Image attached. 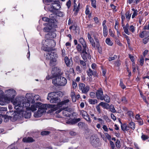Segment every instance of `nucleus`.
Here are the masks:
<instances>
[{"instance_id": "c85d7f7f", "label": "nucleus", "mask_w": 149, "mask_h": 149, "mask_svg": "<svg viewBox=\"0 0 149 149\" xmlns=\"http://www.w3.org/2000/svg\"><path fill=\"white\" fill-rule=\"evenodd\" d=\"M105 42L107 45L109 46H112L113 44V42L111 41L110 38H106L105 40Z\"/></svg>"}, {"instance_id": "4be33fe9", "label": "nucleus", "mask_w": 149, "mask_h": 149, "mask_svg": "<svg viewBox=\"0 0 149 149\" xmlns=\"http://www.w3.org/2000/svg\"><path fill=\"white\" fill-rule=\"evenodd\" d=\"M56 31V29L54 28H52L49 33V35L51 36V38H54L56 37V34L54 32Z\"/></svg>"}, {"instance_id": "3c124183", "label": "nucleus", "mask_w": 149, "mask_h": 149, "mask_svg": "<svg viewBox=\"0 0 149 149\" xmlns=\"http://www.w3.org/2000/svg\"><path fill=\"white\" fill-rule=\"evenodd\" d=\"M109 33L110 36L113 37L114 38L115 37V36L113 33V32L111 31V30H109Z\"/></svg>"}, {"instance_id": "6ab92c4d", "label": "nucleus", "mask_w": 149, "mask_h": 149, "mask_svg": "<svg viewBox=\"0 0 149 149\" xmlns=\"http://www.w3.org/2000/svg\"><path fill=\"white\" fill-rule=\"evenodd\" d=\"M64 61L66 65L68 67L70 66L72 62V59H69L67 56H66L65 58Z\"/></svg>"}, {"instance_id": "f8f14e48", "label": "nucleus", "mask_w": 149, "mask_h": 149, "mask_svg": "<svg viewBox=\"0 0 149 149\" xmlns=\"http://www.w3.org/2000/svg\"><path fill=\"white\" fill-rule=\"evenodd\" d=\"M69 102L70 100L68 99L64 100L59 103H58L57 106L54 105V107L57 109L56 110H58L60 108L62 107L63 106V107H64V105H67Z\"/></svg>"}, {"instance_id": "58836bf2", "label": "nucleus", "mask_w": 149, "mask_h": 149, "mask_svg": "<svg viewBox=\"0 0 149 149\" xmlns=\"http://www.w3.org/2000/svg\"><path fill=\"white\" fill-rule=\"evenodd\" d=\"M129 30L130 31L133 33L134 32L135 30V27L133 25L130 26L129 27Z\"/></svg>"}, {"instance_id": "bb28decb", "label": "nucleus", "mask_w": 149, "mask_h": 149, "mask_svg": "<svg viewBox=\"0 0 149 149\" xmlns=\"http://www.w3.org/2000/svg\"><path fill=\"white\" fill-rule=\"evenodd\" d=\"M127 115V116H129L130 117V118L129 119V121L132 120V118H134L133 113L131 111H129L126 113Z\"/></svg>"}, {"instance_id": "603ef678", "label": "nucleus", "mask_w": 149, "mask_h": 149, "mask_svg": "<svg viewBox=\"0 0 149 149\" xmlns=\"http://www.w3.org/2000/svg\"><path fill=\"white\" fill-rule=\"evenodd\" d=\"M117 58V56L114 55L113 57H109V60L110 61L113 60Z\"/></svg>"}, {"instance_id": "8fccbe9b", "label": "nucleus", "mask_w": 149, "mask_h": 149, "mask_svg": "<svg viewBox=\"0 0 149 149\" xmlns=\"http://www.w3.org/2000/svg\"><path fill=\"white\" fill-rule=\"evenodd\" d=\"M102 129L105 132H108V129L106 125H104L102 127Z\"/></svg>"}, {"instance_id": "c756f323", "label": "nucleus", "mask_w": 149, "mask_h": 149, "mask_svg": "<svg viewBox=\"0 0 149 149\" xmlns=\"http://www.w3.org/2000/svg\"><path fill=\"white\" fill-rule=\"evenodd\" d=\"M121 126L122 130L123 131H127L129 130V127L126 124H122Z\"/></svg>"}, {"instance_id": "e433bc0d", "label": "nucleus", "mask_w": 149, "mask_h": 149, "mask_svg": "<svg viewBox=\"0 0 149 149\" xmlns=\"http://www.w3.org/2000/svg\"><path fill=\"white\" fill-rule=\"evenodd\" d=\"M103 36L104 37H106L107 35L108 30L107 27L103 28Z\"/></svg>"}, {"instance_id": "aec40b11", "label": "nucleus", "mask_w": 149, "mask_h": 149, "mask_svg": "<svg viewBox=\"0 0 149 149\" xmlns=\"http://www.w3.org/2000/svg\"><path fill=\"white\" fill-rule=\"evenodd\" d=\"M57 95V94L55 92L49 93L48 94L47 99L48 100H50L51 98L56 97Z\"/></svg>"}, {"instance_id": "ea45409f", "label": "nucleus", "mask_w": 149, "mask_h": 149, "mask_svg": "<svg viewBox=\"0 0 149 149\" xmlns=\"http://www.w3.org/2000/svg\"><path fill=\"white\" fill-rule=\"evenodd\" d=\"M8 149H18L17 146L13 144H12L9 146L8 148Z\"/></svg>"}, {"instance_id": "f03ea898", "label": "nucleus", "mask_w": 149, "mask_h": 149, "mask_svg": "<svg viewBox=\"0 0 149 149\" xmlns=\"http://www.w3.org/2000/svg\"><path fill=\"white\" fill-rule=\"evenodd\" d=\"M40 107L38 109V111L35 112L34 114V116L36 118L41 116L42 114L46 112V110L49 108H51V112L56 111L57 109L54 107V104H39Z\"/></svg>"}, {"instance_id": "2eb2a0df", "label": "nucleus", "mask_w": 149, "mask_h": 149, "mask_svg": "<svg viewBox=\"0 0 149 149\" xmlns=\"http://www.w3.org/2000/svg\"><path fill=\"white\" fill-rule=\"evenodd\" d=\"M77 51L80 53L83 59L84 60L86 59L87 58V53L86 52V54L85 53L83 55H82V52L83 51V49L82 50L81 46L79 44H78L77 45Z\"/></svg>"}, {"instance_id": "a878e982", "label": "nucleus", "mask_w": 149, "mask_h": 149, "mask_svg": "<svg viewBox=\"0 0 149 149\" xmlns=\"http://www.w3.org/2000/svg\"><path fill=\"white\" fill-rule=\"evenodd\" d=\"M129 25L128 24H127L125 26L123 27V29L124 32L127 35H130V33L128 31Z\"/></svg>"}, {"instance_id": "2f4dec72", "label": "nucleus", "mask_w": 149, "mask_h": 149, "mask_svg": "<svg viewBox=\"0 0 149 149\" xmlns=\"http://www.w3.org/2000/svg\"><path fill=\"white\" fill-rule=\"evenodd\" d=\"M103 100L107 103H109L110 101V97L108 95H106L104 97H102Z\"/></svg>"}, {"instance_id": "774afa93", "label": "nucleus", "mask_w": 149, "mask_h": 149, "mask_svg": "<svg viewBox=\"0 0 149 149\" xmlns=\"http://www.w3.org/2000/svg\"><path fill=\"white\" fill-rule=\"evenodd\" d=\"M76 26L74 25H72L70 27V30L72 29L74 30H75L76 29Z\"/></svg>"}, {"instance_id": "0eeeda50", "label": "nucleus", "mask_w": 149, "mask_h": 149, "mask_svg": "<svg viewBox=\"0 0 149 149\" xmlns=\"http://www.w3.org/2000/svg\"><path fill=\"white\" fill-rule=\"evenodd\" d=\"M54 17H56L55 14L52 13L49 16V18L46 17H43L42 18L43 21L49 22L48 25L49 26H52L54 27H56V24L57 21L55 19V17L53 18Z\"/></svg>"}, {"instance_id": "4468645a", "label": "nucleus", "mask_w": 149, "mask_h": 149, "mask_svg": "<svg viewBox=\"0 0 149 149\" xmlns=\"http://www.w3.org/2000/svg\"><path fill=\"white\" fill-rule=\"evenodd\" d=\"M80 114L81 115L83 118L89 123H90L91 122L90 118L88 115L87 112L82 110L80 111Z\"/></svg>"}, {"instance_id": "393cba45", "label": "nucleus", "mask_w": 149, "mask_h": 149, "mask_svg": "<svg viewBox=\"0 0 149 149\" xmlns=\"http://www.w3.org/2000/svg\"><path fill=\"white\" fill-rule=\"evenodd\" d=\"M70 96L72 97V101L73 102H75L76 101V97L75 93L72 90L70 93Z\"/></svg>"}, {"instance_id": "473e14b6", "label": "nucleus", "mask_w": 149, "mask_h": 149, "mask_svg": "<svg viewBox=\"0 0 149 149\" xmlns=\"http://www.w3.org/2000/svg\"><path fill=\"white\" fill-rule=\"evenodd\" d=\"M88 101L90 104H95L97 103V101L96 99H89Z\"/></svg>"}, {"instance_id": "49530a36", "label": "nucleus", "mask_w": 149, "mask_h": 149, "mask_svg": "<svg viewBox=\"0 0 149 149\" xmlns=\"http://www.w3.org/2000/svg\"><path fill=\"white\" fill-rule=\"evenodd\" d=\"M120 85L123 89H124L126 87L123 84L122 80H120Z\"/></svg>"}, {"instance_id": "20e7f679", "label": "nucleus", "mask_w": 149, "mask_h": 149, "mask_svg": "<svg viewBox=\"0 0 149 149\" xmlns=\"http://www.w3.org/2000/svg\"><path fill=\"white\" fill-rule=\"evenodd\" d=\"M6 94V95L4 97V99L5 101L7 103H9L11 101L12 103L13 102L15 101L16 99L13 100L14 98L16 95L15 91L13 89H9L6 91L5 92ZM18 97V98L20 97ZM16 97L15 99L17 98Z\"/></svg>"}, {"instance_id": "0e129e2a", "label": "nucleus", "mask_w": 149, "mask_h": 149, "mask_svg": "<svg viewBox=\"0 0 149 149\" xmlns=\"http://www.w3.org/2000/svg\"><path fill=\"white\" fill-rule=\"evenodd\" d=\"M144 61V58H142L140 59V65L141 66H142L143 65V64Z\"/></svg>"}, {"instance_id": "e2e57ef3", "label": "nucleus", "mask_w": 149, "mask_h": 149, "mask_svg": "<svg viewBox=\"0 0 149 149\" xmlns=\"http://www.w3.org/2000/svg\"><path fill=\"white\" fill-rule=\"evenodd\" d=\"M7 109V108L6 107H0V111H6Z\"/></svg>"}, {"instance_id": "bf43d9fd", "label": "nucleus", "mask_w": 149, "mask_h": 149, "mask_svg": "<svg viewBox=\"0 0 149 149\" xmlns=\"http://www.w3.org/2000/svg\"><path fill=\"white\" fill-rule=\"evenodd\" d=\"M103 118L106 121H109L110 120L108 118V117L106 115H104L103 116Z\"/></svg>"}, {"instance_id": "b1692460", "label": "nucleus", "mask_w": 149, "mask_h": 149, "mask_svg": "<svg viewBox=\"0 0 149 149\" xmlns=\"http://www.w3.org/2000/svg\"><path fill=\"white\" fill-rule=\"evenodd\" d=\"M23 141L24 142H32L34 141V140L31 137H28L24 138Z\"/></svg>"}, {"instance_id": "09e8293b", "label": "nucleus", "mask_w": 149, "mask_h": 149, "mask_svg": "<svg viewBox=\"0 0 149 149\" xmlns=\"http://www.w3.org/2000/svg\"><path fill=\"white\" fill-rule=\"evenodd\" d=\"M71 4V1L70 0H69L67 2L66 4V5L68 9H69L70 7Z\"/></svg>"}, {"instance_id": "6e6d98bb", "label": "nucleus", "mask_w": 149, "mask_h": 149, "mask_svg": "<svg viewBox=\"0 0 149 149\" xmlns=\"http://www.w3.org/2000/svg\"><path fill=\"white\" fill-rule=\"evenodd\" d=\"M72 86L73 88H75L77 86V84L76 82L73 81Z\"/></svg>"}, {"instance_id": "37998d69", "label": "nucleus", "mask_w": 149, "mask_h": 149, "mask_svg": "<svg viewBox=\"0 0 149 149\" xmlns=\"http://www.w3.org/2000/svg\"><path fill=\"white\" fill-rule=\"evenodd\" d=\"M90 43H91L92 46L93 47H95V43L94 41L93 38L89 40Z\"/></svg>"}, {"instance_id": "338daca9", "label": "nucleus", "mask_w": 149, "mask_h": 149, "mask_svg": "<svg viewBox=\"0 0 149 149\" xmlns=\"http://www.w3.org/2000/svg\"><path fill=\"white\" fill-rule=\"evenodd\" d=\"M138 14V11H135V12H134L133 15L132 16V18H134L135 16H136Z\"/></svg>"}, {"instance_id": "39448f33", "label": "nucleus", "mask_w": 149, "mask_h": 149, "mask_svg": "<svg viewBox=\"0 0 149 149\" xmlns=\"http://www.w3.org/2000/svg\"><path fill=\"white\" fill-rule=\"evenodd\" d=\"M67 80L64 77L60 76L56 77L52 80V83L56 86H64L67 83Z\"/></svg>"}, {"instance_id": "f3484780", "label": "nucleus", "mask_w": 149, "mask_h": 149, "mask_svg": "<svg viewBox=\"0 0 149 149\" xmlns=\"http://www.w3.org/2000/svg\"><path fill=\"white\" fill-rule=\"evenodd\" d=\"M139 36L141 38L149 37V31H142L139 33Z\"/></svg>"}, {"instance_id": "412c9836", "label": "nucleus", "mask_w": 149, "mask_h": 149, "mask_svg": "<svg viewBox=\"0 0 149 149\" xmlns=\"http://www.w3.org/2000/svg\"><path fill=\"white\" fill-rule=\"evenodd\" d=\"M52 13L55 14L56 17H54L53 18L55 17V19H56V16H57L60 17H63L64 16V14L62 12L58 11V10L55 13Z\"/></svg>"}, {"instance_id": "9b49d317", "label": "nucleus", "mask_w": 149, "mask_h": 149, "mask_svg": "<svg viewBox=\"0 0 149 149\" xmlns=\"http://www.w3.org/2000/svg\"><path fill=\"white\" fill-rule=\"evenodd\" d=\"M79 89L83 93H86L89 91L90 87L88 86H85L82 83H80L79 85Z\"/></svg>"}, {"instance_id": "f257e3e1", "label": "nucleus", "mask_w": 149, "mask_h": 149, "mask_svg": "<svg viewBox=\"0 0 149 149\" xmlns=\"http://www.w3.org/2000/svg\"><path fill=\"white\" fill-rule=\"evenodd\" d=\"M30 102L28 101V100L24 97H20L16 98L15 100L13 102L14 107L18 113L24 117L25 118H29L31 113L29 111L31 110L34 111L37 110V108L40 107V104H43L40 102L36 103L31 105L30 107Z\"/></svg>"}, {"instance_id": "7ed1b4c3", "label": "nucleus", "mask_w": 149, "mask_h": 149, "mask_svg": "<svg viewBox=\"0 0 149 149\" xmlns=\"http://www.w3.org/2000/svg\"><path fill=\"white\" fill-rule=\"evenodd\" d=\"M42 48L45 51L50 52L55 47L56 43L54 40L47 39L44 40L42 41Z\"/></svg>"}, {"instance_id": "052dcab7", "label": "nucleus", "mask_w": 149, "mask_h": 149, "mask_svg": "<svg viewBox=\"0 0 149 149\" xmlns=\"http://www.w3.org/2000/svg\"><path fill=\"white\" fill-rule=\"evenodd\" d=\"M121 101L123 103H126L127 102V100L125 97H122L121 98Z\"/></svg>"}, {"instance_id": "4d7b16f0", "label": "nucleus", "mask_w": 149, "mask_h": 149, "mask_svg": "<svg viewBox=\"0 0 149 149\" xmlns=\"http://www.w3.org/2000/svg\"><path fill=\"white\" fill-rule=\"evenodd\" d=\"M80 63L81 65H82L84 67L86 66V63L82 60L80 61Z\"/></svg>"}, {"instance_id": "6e6552de", "label": "nucleus", "mask_w": 149, "mask_h": 149, "mask_svg": "<svg viewBox=\"0 0 149 149\" xmlns=\"http://www.w3.org/2000/svg\"><path fill=\"white\" fill-rule=\"evenodd\" d=\"M54 2V3H52L48 8V10L52 13L56 12L61 8L60 5L57 1L55 0Z\"/></svg>"}, {"instance_id": "13d9d810", "label": "nucleus", "mask_w": 149, "mask_h": 149, "mask_svg": "<svg viewBox=\"0 0 149 149\" xmlns=\"http://www.w3.org/2000/svg\"><path fill=\"white\" fill-rule=\"evenodd\" d=\"M90 96L92 98H94L95 96V93L93 92H91L90 94Z\"/></svg>"}, {"instance_id": "423d86ee", "label": "nucleus", "mask_w": 149, "mask_h": 149, "mask_svg": "<svg viewBox=\"0 0 149 149\" xmlns=\"http://www.w3.org/2000/svg\"><path fill=\"white\" fill-rule=\"evenodd\" d=\"M48 52L46 53L45 57L47 59L50 60V65L54 66L56 64L57 56L56 54L54 53Z\"/></svg>"}, {"instance_id": "c9c22d12", "label": "nucleus", "mask_w": 149, "mask_h": 149, "mask_svg": "<svg viewBox=\"0 0 149 149\" xmlns=\"http://www.w3.org/2000/svg\"><path fill=\"white\" fill-rule=\"evenodd\" d=\"M149 137L147 135L144 134L143 133H142L141 138L143 140L145 141L148 139Z\"/></svg>"}, {"instance_id": "1a4fd4ad", "label": "nucleus", "mask_w": 149, "mask_h": 149, "mask_svg": "<svg viewBox=\"0 0 149 149\" xmlns=\"http://www.w3.org/2000/svg\"><path fill=\"white\" fill-rule=\"evenodd\" d=\"M28 101L31 102V103H33L35 102L36 100H38L40 99V97L38 95H36L33 97L31 94H27L26 95V97Z\"/></svg>"}, {"instance_id": "dca6fc26", "label": "nucleus", "mask_w": 149, "mask_h": 149, "mask_svg": "<svg viewBox=\"0 0 149 149\" xmlns=\"http://www.w3.org/2000/svg\"><path fill=\"white\" fill-rule=\"evenodd\" d=\"M61 70L59 68L57 67H54L52 69V74L54 77H56L59 76Z\"/></svg>"}, {"instance_id": "f704fd0d", "label": "nucleus", "mask_w": 149, "mask_h": 149, "mask_svg": "<svg viewBox=\"0 0 149 149\" xmlns=\"http://www.w3.org/2000/svg\"><path fill=\"white\" fill-rule=\"evenodd\" d=\"M50 27L49 28L48 26L45 27L44 28V31L46 32H49L52 29L53 27H52V26H50Z\"/></svg>"}, {"instance_id": "ddd939ff", "label": "nucleus", "mask_w": 149, "mask_h": 149, "mask_svg": "<svg viewBox=\"0 0 149 149\" xmlns=\"http://www.w3.org/2000/svg\"><path fill=\"white\" fill-rule=\"evenodd\" d=\"M79 41L81 44L83 48V50L82 53V55H83L85 53L86 54V51L87 48L86 43L84 39L82 37H81L79 39Z\"/></svg>"}, {"instance_id": "4c0bfd02", "label": "nucleus", "mask_w": 149, "mask_h": 149, "mask_svg": "<svg viewBox=\"0 0 149 149\" xmlns=\"http://www.w3.org/2000/svg\"><path fill=\"white\" fill-rule=\"evenodd\" d=\"M109 109L110 111L113 113H115L116 111L113 105H111L109 107Z\"/></svg>"}, {"instance_id": "69168bd1", "label": "nucleus", "mask_w": 149, "mask_h": 149, "mask_svg": "<svg viewBox=\"0 0 149 149\" xmlns=\"http://www.w3.org/2000/svg\"><path fill=\"white\" fill-rule=\"evenodd\" d=\"M70 134L72 136H74L76 135V132L72 131L70 132Z\"/></svg>"}, {"instance_id": "680f3d73", "label": "nucleus", "mask_w": 149, "mask_h": 149, "mask_svg": "<svg viewBox=\"0 0 149 149\" xmlns=\"http://www.w3.org/2000/svg\"><path fill=\"white\" fill-rule=\"evenodd\" d=\"M100 105H99V104L96 106V108L97 110V111L98 112V113H101V110L100 107Z\"/></svg>"}, {"instance_id": "a18cd8bd", "label": "nucleus", "mask_w": 149, "mask_h": 149, "mask_svg": "<svg viewBox=\"0 0 149 149\" xmlns=\"http://www.w3.org/2000/svg\"><path fill=\"white\" fill-rule=\"evenodd\" d=\"M149 38L148 37L145 38L143 40V43L145 44L147 43L149 41Z\"/></svg>"}, {"instance_id": "79ce46f5", "label": "nucleus", "mask_w": 149, "mask_h": 149, "mask_svg": "<svg viewBox=\"0 0 149 149\" xmlns=\"http://www.w3.org/2000/svg\"><path fill=\"white\" fill-rule=\"evenodd\" d=\"M131 17V14H130L129 11H127L126 13V18L128 19V21L129 20Z\"/></svg>"}, {"instance_id": "cd10ccee", "label": "nucleus", "mask_w": 149, "mask_h": 149, "mask_svg": "<svg viewBox=\"0 0 149 149\" xmlns=\"http://www.w3.org/2000/svg\"><path fill=\"white\" fill-rule=\"evenodd\" d=\"M99 105L104 109H108L109 107V105L108 104L103 102H101L100 103Z\"/></svg>"}, {"instance_id": "c03bdc74", "label": "nucleus", "mask_w": 149, "mask_h": 149, "mask_svg": "<svg viewBox=\"0 0 149 149\" xmlns=\"http://www.w3.org/2000/svg\"><path fill=\"white\" fill-rule=\"evenodd\" d=\"M88 74L89 76H92L93 74V72L91 69H89L87 71Z\"/></svg>"}, {"instance_id": "7c9ffc66", "label": "nucleus", "mask_w": 149, "mask_h": 149, "mask_svg": "<svg viewBox=\"0 0 149 149\" xmlns=\"http://www.w3.org/2000/svg\"><path fill=\"white\" fill-rule=\"evenodd\" d=\"M129 128H130L132 130H134L135 128V124L132 121L129 123L128 126Z\"/></svg>"}, {"instance_id": "72a5a7b5", "label": "nucleus", "mask_w": 149, "mask_h": 149, "mask_svg": "<svg viewBox=\"0 0 149 149\" xmlns=\"http://www.w3.org/2000/svg\"><path fill=\"white\" fill-rule=\"evenodd\" d=\"M79 10V7H77V4L76 3H74V8L73 11L75 12V13H77Z\"/></svg>"}, {"instance_id": "5701e85b", "label": "nucleus", "mask_w": 149, "mask_h": 149, "mask_svg": "<svg viewBox=\"0 0 149 149\" xmlns=\"http://www.w3.org/2000/svg\"><path fill=\"white\" fill-rule=\"evenodd\" d=\"M60 99L57 97V96L55 97L52 98H51L50 100V103H58L60 102Z\"/></svg>"}, {"instance_id": "de8ad7c7", "label": "nucleus", "mask_w": 149, "mask_h": 149, "mask_svg": "<svg viewBox=\"0 0 149 149\" xmlns=\"http://www.w3.org/2000/svg\"><path fill=\"white\" fill-rule=\"evenodd\" d=\"M120 142L119 140H117L116 143V147L119 148L120 147Z\"/></svg>"}, {"instance_id": "9d476101", "label": "nucleus", "mask_w": 149, "mask_h": 149, "mask_svg": "<svg viewBox=\"0 0 149 149\" xmlns=\"http://www.w3.org/2000/svg\"><path fill=\"white\" fill-rule=\"evenodd\" d=\"M59 110L56 111V113H60L62 110H64L63 112V114L64 116L66 117L70 116V115L71 113L70 111H71V109L70 108H65L64 107H63V108L59 109Z\"/></svg>"}, {"instance_id": "5fc2aeb1", "label": "nucleus", "mask_w": 149, "mask_h": 149, "mask_svg": "<svg viewBox=\"0 0 149 149\" xmlns=\"http://www.w3.org/2000/svg\"><path fill=\"white\" fill-rule=\"evenodd\" d=\"M41 134L42 135H47L49 134V132L47 131H44L42 132Z\"/></svg>"}, {"instance_id": "a19ab883", "label": "nucleus", "mask_w": 149, "mask_h": 149, "mask_svg": "<svg viewBox=\"0 0 149 149\" xmlns=\"http://www.w3.org/2000/svg\"><path fill=\"white\" fill-rule=\"evenodd\" d=\"M91 5L93 7L96 8V1L95 0H91Z\"/></svg>"}, {"instance_id": "864d4df0", "label": "nucleus", "mask_w": 149, "mask_h": 149, "mask_svg": "<svg viewBox=\"0 0 149 149\" xmlns=\"http://www.w3.org/2000/svg\"><path fill=\"white\" fill-rule=\"evenodd\" d=\"M97 120H98V122L100 123L101 124H103L104 123V121L101 118H97Z\"/></svg>"}, {"instance_id": "a211bd4d", "label": "nucleus", "mask_w": 149, "mask_h": 149, "mask_svg": "<svg viewBox=\"0 0 149 149\" xmlns=\"http://www.w3.org/2000/svg\"><path fill=\"white\" fill-rule=\"evenodd\" d=\"M103 94V91L101 90H98L96 92V95L97 98L102 100H103L102 95Z\"/></svg>"}]
</instances>
